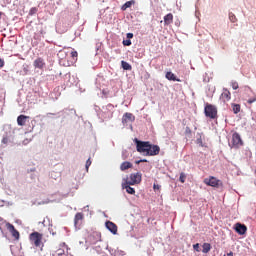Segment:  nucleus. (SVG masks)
Wrapping results in <instances>:
<instances>
[{"mask_svg":"<svg viewBox=\"0 0 256 256\" xmlns=\"http://www.w3.org/2000/svg\"><path fill=\"white\" fill-rule=\"evenodd\" d=\"M89 167H91V158H89V159L86 161V171H89Z\"/></svg>","mask_w":256,"mask_h":256,"instance_id":"bb28decb","label":"nucleus"},{"mask_svg":"<svg viewBox=\"0 0 256 256\" xmlns=\"http://www.w3.org/2000/svg\"><path fill=\"white\" fill-rule=\"evenodd\" d=\"M186 179H187V174H185L184 172H181L179 177L180 183H185Z\"/></svg>","mask_w":256,"mask_h":256,"instance_id":"b1692460","label":"nucleus"},{"mask_svg":"<svg viewBox=\"0 0 256 256\" xmlns=\"http://www.w3.org/2000/svg\"><path fill=\"white\" fill-rule=\"evenodd\" d=\"M153 189L154 191H159L161 189V186L159 184H154Z\"/></svg>","mask_w":256,"mask_h":256,"instance_id":"cd10ccee","label":"nucleus"},{"mask_svg":"<svg viewBox=\"0 0 256 256\" xmlns=\"http://www.w3.org/2000/svg\"><path fill=\"white\" fill-rule=\"evenodd\" d=\"M5 67V60L0 59V69Z\"/></svg>","mask_w":256,"mask_h":256,"instance_id":"7c9ffc66","label":"nucleus"},{"mask_svg":"<svg viewBox=\"0 0 256 256\" xmlns=\"http://www.w3.org/2000/svg\"><path fill=\"white\" fill-rule=\"evenodd\" d=\"M133 184H128V182L125 181V183L122 184V188L126 189V193L129 195H135V188L131 187Z\"/></svg>","mask_w":256,"mask_h":256,"instance_id":"f8f14e48","label":"nucleus"},{"mask_svg":"<svg viewBox=\"0 0 256 256\" xmlns=\"http://www.w3.org/2000/svg\"><path fill=\"white\" fill-rule=\"evenodd\" d=\"M141 179V173L137 172L130 174V177L126 179V182H128V185H139V183H141Z\"/></svg>","mask_w":256,"mask_h":256,"instance_id":"20e7f679","label":"nucleus"},{"mask_svg":"<svg viewBox=\"0 0 256 256\" xmlns=\"http://www.w3.org/2000/svg\"><path fill=\"white\" fill-rule=\"evenodd\" d=\"M211 251V244L210 243H204L202 245V253H209Z\"/></svg>","mask_w":256,"mask_h":256,"instance_id":"6ab92c4d","label":"nucleus"},{"mask_svg":"<svg viewBox=\"0 0 256 256\" xmlns=\"http://www.w3.org/2000/svg\"><path fill=\"white\" fill-rule=\"evenodd\" d=\"M135 121V116L132 113L126 112L122 117V123H133Z\"/></svg>","mask_w":256,"mask_h":256,"instance_id":"1a4fd4ad","label":"nucleus"},{"mask_svg":"<svg viewBox=\"0 0 256 256\" xmlns=\"http://www.w3.org/2000/svg\"><path fill=\"white\" fill-rule=\"evenodd\" d=\"M171 23H173V14L169 13L166 16H164V24L171 25Z\"/></svg>","mask_w":256,"mask_h":256,"instance_id":"f3484780","label":"nucleus"},{"mask_svg":"<svg viewBox=\"0 0 256 256\" xmlns=\"http://www.w3.org/2000/svg\"><path fill=\"white\" fill-rule=\"evenodd\" d=\"M232 89H239V84L237 82L232 83Z\"/></svg>","mask_w":256,"mask_h":256,"instance_id":"c85d7f7f","label":"nucleus"},{"mask_svg":"<svg viewBox=\"0 0 256 256\" xmlns=\"http://www.w3.org/2000/svg\"><path fill=\"white\" fill-rule=\"evenodd\" d=\"M193 249H194V251H197V252L201 251V250L199 249V243L194 244V245H193Z\"/></svg>","mask_w":256,"mask_h":256,"instance_id":"c756f323","label":"nucleus"},{"mask_svg":"<svg viewBox=\"0 0 256 256\" xmlns=\"http://www.w3.org/2000/svg\"><path fill=\"white\" fill-rule=\"evenodd\" d=\"M241 145H243V140H241V135L236 132L232 135V147L239 149Z\"/></svg>","mask_w":256,"mask_h":256,"instance_id":"423d86ee","label":"nucleus"},{"mask_svg":"<svg viewBox=\"0 0 256 256\" xmlns=\"http://www.w3.org/2000/svg\"><path fill=\"white\" fill-rule=\"evenodd\" d=\"M229 20L231 21V23H237V16H235V14H233V12H230Z\"/></svg>","mask_w":256,"mask_h":256,"instance_id":"5701e85b","label":"nucleus"},{"mask_svg":"<svg viewBox=\"0 0 256 256\" xmlns=\"http://www.w3.org/2000/svg\"><path fill=\"white\" fill-rule=\"evenodd\" d=\"M27 119H29V116L20 115V116L17 117V124L20 127H24V125H26V123H27Z\"/></svg>","mask_w":256,"mask_h":256,"instance_id":"ddd939ff","label":"nucleus"},{"mask_svg":"<svg viewBox=\"0 0 256 256\" xmlns=\"http://www.w3.org/2000/svg\"><path fill=\"white\" fill-rule=\"evenodd\" d=\"M63 53H65V52H63V50H61L58 55H63Z\"/></svg>","mask_w":256,"mask_h":256,"instance_id":"e433bc0d","label":"nucleus"},{"mask_svg":"<svg viewBox=\"0 0 256 256\" xmlns=\"http://www.w3.org/2000/svg\"><path fill=\"white\" fill-rule=\"evenodd\" d=\"M33 66L35 67V69H43V67H45V60L39 57L36 60H34Z\"/></svg>","mask_w":256,"mask_h":256,"instance_id":"9d476101","label":"nucleus"},{"mask_svg":"<svg viewBox=\"0 0 256 256\" xmlns=\"http://www.w3.org/2000/svg\"><path fill=\"white\" fill-rule=\"evenodd\" d=\"M123 45L126 46V47L131 46V40L130 39L124 40Z\"/></svg>","mask_w":256,"mask_h":256,"instance_id":"a878e982","label":"nucleus"},{"mask_svg":"<svg viewBox=\"0 0 256 256\" xmlns=\"http://www.w3.org/2000/svg\"><path fill=\"white\" fill-rule=\"evenodd\" d=\"M136 150L138 153H143L146 157H155L161 152V148L157 145H152L149 141H140L136 139Z\"/></svg>","mask_w":256,"mask_h":256,"instance_id":"f257e3e1","label":"nucleus"},{"mask_svg":"<svg viewBox=\"0 0 256 256\" xmlns=\"http://www.w3.org/2000/svg\"><path fill=\"white\" fill-rule=\"evenodd\" d=\"M1 15H3V12H0V19H1Z\"/></svg>","mask_w":256,"mask_h":256,"instance_id":"4c0bfd02","label":"nucleus"},{"mask_svg":"<svg viewBox=\"0 0 256 256\" xmlns=\"http://www.w3.org/2000/svg\"><path fill=\"white\" fill-rule=\"evenodd\" d=\"M29 240L34 247H43V234L39 232H32L29 235Z\"/></svg>","mask_w":256,"mask_h":256,"instance_id":"f03ea898","label":"nucleus"},{"mask_svg":"<svg viewBox=\"0 0 256 256\" xmlns=\"http://www.w3.org/2000/svg\"><path fill=\"white\" fill-rule=\"evenodd\" d=\"M204 113L209 119H217V107L212 104L206 103Z\"/></svg>","mask_w":256,"mask_h":256,"instance_id":"7ed1b4c3","label":"nucleus"},{"mask_svg":"<svg viewBox=\"0 0 256 256\" xmlns=\"http://www.w3.org/2000/svg\"><path fill=\"white\" fill-rule=\"evenodd\" d=\"M81 221H83V213L78 212V213H76L75 218H74L75 227H77L78 225H81Z\"/></svg>","mask_w":256,"mask_h":256,"instance_id":"4468645a","label":"nucleus"},{"mask_svg":"<svg viewBox=\"0 0 256 256\" xmlns=\"http://www.w3.org/2000/svg\"><path fill=\"white\" fill-rule=\"evenodd\" d=\"M106 228L108 229V231H110V233H112V235H117V231H118V227L117 224L111 222V221H107L105 223Z\"/></svg>","mask_w":256,"mask_h":256,"instance_id":"6e6552de","label":"nucleus"},{"mask_svg":"<svg viewBox=\"0 0 256 256\" xmlns=\"http://www.w3.org/2000/svg\"><path fill=\"white\" fill-rule=\"evenodd\" d=\"M141 163H147V159H141Z\"/></svg>","mask_w":256,"mask_h":256,"instance_id":"72a5a7b5","label":"nucleus"},{"mask_svg":"<svg viewBox=\"0 0 256 256\" xmlns=\"http://www.w3.org/2000/svg\"><path fill=\"white\" fill-rule=\"evenodd\" d=\"M231 96V92H229V90L227 89H223L221 97H230Z\"/></svg>","mask_w":256,"mask_h":256,"instance_id":"393cba45","label":"nucleus"},{"mask_svg":"<svg viewBox=\"0 0 256 256\" xmlns=\"http://www.w3.org/2000/svg\"><path fill=\"white\" fill-rule=\"evenodd\" d=\"M133 168V164L129 161H125L120 165V169L122 171H127V169H132Z\"/></svg>","mask_w":256,"mask_h":256,"instance_id":"dca6fc26","label":"nucleus"},{"mask_svg":"<svg viewBox=\"0 0 256 256\" xmlns=\"http://www.w3.org/2000/svg\"><path fill=\"white\" fill-rule=\"evenodd\" d=\"M235 229L239 235H245L247 233V226L245 224L237 223Z\"/></svg>","mask_w":256,"mask_h":256,"instance_id":"9b49d317","label":"nucleus"},{"mask_svg":"<svg viewBox=\"0 0 256 256\" xmlns=\"http://www.w3.org/2000/svg\"><path fill=\"white\" fill-rule=\"evenodd\" d=\"M121 65L124 71H131L132 69L131 64L127 63L126 61H121Z\"/></svg>","mask_w":256,"mask_h":256,"instance_id":"aec40b11","label":"nucleus"},{"mask_svg":"<svg viewBox=\"0 0 256 256\" xmlns=\"http://www.w3.org/2000/svg\"><path fill=\"white\" fill-rule=\"evenodd\" d=\"M135 163L136 165H139V163H141V160H137Z\"/></svg>","mask_w":256,"mask_h":256,"instance_id":"c9c22d12","label":"nucleus"},{"mask_svg":"<svg viewBox=\"0 0 256 256\" xmlns=\"http://www.w3.org/2000/svg\"><path fill=\"white\" fill-rule=\"evenodd\" d=\"M131 5H135V0L127 1L123 6H122V11H127Z\"/></svg>","mask_w":256,"mask_h":256,"instance_id":"a211bd4d","label":"nucleus"},{"mask_svg":"<svg viewBox=\"0 0 256 256\" xmlns=\"http://www.w3.org/2000/svg\"><path fill=\"white\" fill-rule=\"evenodd\" d=\"M256 99L254 98L253 100H249L248 103H255Z\"/></svg>","mask_w":256,"mask_h":256,"instance_id":"473e14b6","label":"nucleus"},{"mask_svg":"<svg viewBox=\"0 0 256 256\" xmlns=\"http://www.w3.org/2000/svg\"><path fill=\"white\" fill-rule=\"evenodd\" d=\"M232 110L235 115L241 111V105L239 104H232Z\"/></svg>","mask_w":256,"mask_h":256,"instance_id":"412c9836","label":"nucleus"},{"mask_svg":"<svg viewBox=\"0 0 256 256\" xmlns=\"http://www.w3.org/2000/svg\"><path fill=\"white\" fill-rule=\"evenodd\" d=\"M77 57H78V53L77 51H72L71 52V65H73V63H76L77 62Z\"/></svg>","mask_w":256,"mask_h":256,"instance_id":"4be33fe9","label":"nucleus"},{"mask_svg":"<svg viewBox=\"0 0 256 256\" xmlns=\"http://www.w3.org/2000/svg\"><path fill=\"white\" fill-rule=\"evenodd\" d=\"M224 256H233V252H229L227 253V255H224Z\"/></svg>","mask_w":256,"mask_h":256,"instance_id":"f704fd0d","label":"nucleus"},{"mask_svg":"<svg viewBox=\"0 0 256 256\" xmlns=\"http://www.w3.org/2000/svg\"><path fill=\"white\" fill-rule=\"evenodd\" d=\"M205 185H208V187H219V183L221 181L213 176H210L209 178L204 179Z\"/></svg>","mask_w":256,"mask_h":256,"instance_id":"0eeeda50","label":"nucleus"},{"mask_svg":"<svg viewBox=\"0 0 256 256\" xmlns=\"http://www.w3.org/2000/svg\"><path fill=\"white\" fill-rule=\"evenodd\" d=\"M6 229L11 233L12 237L16 240L19 241V238L21 237V234L15 229V226L9 222L6 223Z\"/></svg>","mask_w":256,"mask_h":256,"instance_id":"39448f33","label":"nucleus"},{"mask_svg":"<svg viewBox=\"0 0 256 256\" xmlns=\"http://www.w3.org/2000/svg\"><path fill=\"white\" fill-rule=\"evenodd\" d=\"M165 77L168 81H177L178 83H181V79L177 78L173 72H167Z\"/></svg>","mask_w":256,"mask_h":256,"instance_id":"2eb2a0df","label":"nucleus"},{"mask_svg":"<svg viewBox=\"0 0 256 256\" xmlns=\"http://www.w3.org/2000/svg\"><path fill=\"white\" fill-rule=\"evenodd\" d=\"M126 37L127 39H133V33H127Z\"/></svg>","mask_w":256,"mask_h":256,"instance_id":"2f4dec72","label":"nucleus"}]
</instances>
